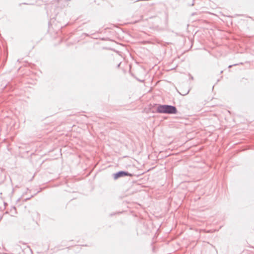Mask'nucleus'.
Here are the masks:
<instances>
[{
  "label": "nucleus",
  "mask_w": 254,
  "mask_h": 254,
  "mask_svg": "<svg viewBox=\"0 0 254 254\" xmlns=\"http://www.w3.org/2000/svg\"><path fill=\"white\" fill-rule=\"evenodd\" d=\"M157 111L159 113L167 114H175L177 112L175 107L169 105H160L158 107Z\"/></svg>",
  "instance_id": "1"
},
{
  "label": "nucleus",
  "mask_w": 254,
  "mask_h": 254,
  "mask_svg": "<svg viewBox=\"0 0 254 254\" xmlns=\"http://www.w3.org/2000/svg\"><path fill=\"white\" fill-rule=\"evenodd\" d=\"M132 176V175L130 174H129L127 172H126L121 171V172H119L114 174V179L115 180H116L119 178L124 177V176Z\"/></svg>",
  "instance_id": "2"
}]
</instances>
